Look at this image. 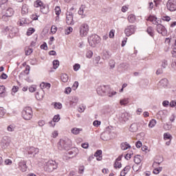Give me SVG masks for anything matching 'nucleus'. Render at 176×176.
Here are the masks:
<instances>
[{"label": "nucleus", "instance_id": "nucleus-64", "mask_svg": "<svg viewBox=\"0 0 176 176\" xmlns=\"http://www.w3.org/2000/svg\"><path fill=\"white\" fill-rule=\"evenodd\" d=\"M71 91H72V89H71V87H67L65 90V94H69V93H71Z\"/></svg>", "mask_w": 176, "mask_h": 176}, {"label": "nucleus", "instance_id": "nucleus-36", "mask_svg": "<svg viewBox=\"0 0 176 176\" xmlns=\"http://www.w3.org/2000/svg\"><path fill=\"white\" fill-rule=\"evenodd\" d=\"M172 139H173V136H171V134L168 133H165L164 134V140H170V141H171Z\"/></svg>", "mask_w": 176, "mask_h": 176}, {"label": "nucleus", "instance_id": "nucleus-16", "mask_svg": "<svg viewBox=\"0 0 176 176\" xmlns=\"http://www.w3.org/2000/svg\"><path fill=\"white\" fill-rule=\"evenodd\" d=\"M3 14H6L10 17H12L13 16L14 11H13V8H8L7 10H3L2 11Z\"/></svg>", "mask_w": 176, "mask_h": 176}, {"label": "nucleus", "instance_id": "nucleus-22", "mask_svg": "<svg viewBox=\"0 0 176 176\" xmlns=\"http://www.w3.org/2000/svg\"><path fill=\"white\" fill-rule=\"evenodd\" d=\"M163 160H164L162 156H160V155L156 156L155 161L154 162L153 166H156V164H158V166H159L160 164L163 163Z\"/></svg>", "mask_w": 176, "mask_h": 176}, {"label": "nucleus", "instance_id": "nucleus-8", "mask_svg": "<svg viewBox=\"0 0 176 176\" xmlns=\"http://www.w3.org/2000/svg\"><path fill=\"white\" fill-rule=\"evenodd\" d=\"M166 8L169 12H175L176 10V0H168Z\"/></svg>", "mask_w": 176, "mask_h": 176}, {"label": "nucleus", "instance_id": "nucleus-30", "mask_svg": "<svg viewBox=\"0 0 176 176\" xmlns=\"http://www.w3.org/2000/svg\"><path fill=\"white\" fill-rule=\"evenodd\" d=\"M60 79L62 82H63L64 83H67V82H68V75H67L66 74H61Z\"/></svg>", "mask_w": 176, "mask_h": 176}, {"label": "nucleus", "instance_id": "nucleus-32", "mask_svg": "<svg viewBox=\"0 0 176 176\" xmlns=\"http://www.w3.org/2000/svg\"><path fill=\"white\" fill-rule=\"evenodd\" d=\"M50 83H45V82H42L40 85V87L41 89H50Z\"/></svg>", "mask_w": 176, "mask_h": 176}, {"label": "nucleus", "instance_id": "nucleus-18", "mask_svg": "<svg viewBox=\"0 0 176 176\" xmlns=\"http://www.w3.org/2000/svg\"><path fill=\"white\" fill-rule=\"evenodd\" d=\"M159 87L162 89V87H167L168 86V80L167 78H163L162 79L159 84Z\"/></svg>", "mask_w": 176, "mask_h": 176}, {"label": "nucleus", "instance_id": "nucleus-9", "mask_svg": "<svg viewBox=\"0 0 176 176\" xmlns=\"http://www.w3.org/2000/svg\"><path fill=\"white\" fill-rule=\"evenodd\" d=\"M129 119L130 114H129V113L127 112L121 113L120 114H119L118 120L119 122H120L121 123H126V122H127V120H129Z\"/></svg>", "mask_w": 176, "mask_h": 176}, {"label": "nucleus", "instance_id": "nucleus-54", "mask_svg": "<svg viewBox=\"0 0 176 176\" xmlns=\"http://www.w3.org/2000/svg\"><path fill=\"white\" fill-rule=\"evenodd\" d=\"M80 69V65L76 63L74 65V71H79Z\"/></svg>", "mask_w": 176, "mask_h": 176}, {"label": "nucleus", "instance_id": "nucleus-55", "mask_svg": "<svg viewBox=\"0 0 176 176\" xmlns=\"http://www.w3.org/2000/svg\"><path fill=\"white\" fill-rule=\"evenodd\" d=\"M131 168V166L128 165V166H125L122 170L124 171L127 174V173H129L130 171Z\"/></svg>", "mask_w": 176, "mask_h": 176}, {"label": "nucleus", "instance_id": "nucleus-5", "mask_svg": "<svg viewBox=\"0 0 176 176\" xmlns=\"http://www.w3.org/2000/svg\"><path fill=\"white\" fill-rule=\"evenodd\" d=\"M45 167L47 171L52 172L57 168V163L55 161L50 160L45 162Z\"/></svg>", "mask_w": 176, "mask_h": 176}, {"label": "nucleus", "instance_id": "nucleus-37", "mask_svg": "<svg viewBox=\"0 0 176 176\" xmlns=\"http://www.w3.org/2000/svg\"><path fill=\"white\" fill-rule=\"evenodd\" d=\"M155 126H156V120L153 119L150 121L148 124V127H150L151 129H153V127H155Z\"/></svg>", "mask_w": 176, "mask_h": 176}, {"label": "nucleus", "instance_id": "nucleus-53", "mask_svg": "<svg viewBox=\"0 0 176 176\" xmlns=\"http://www.w3.org/2000/svg\"><path fill=\"white\" fill-rule=\"evenodd\" d=\"M78 86H79V82L78 81H76L72 86L73 90H76V89H78Z\"/></svg>", "mask_w": 176, "mask_h": 176}, {"label": "nucleus", "instance_id": "nucleus-27", "mask_svg": "<svg viewBox=\"0 0 176 176\" xmlns=\"http://www.w3.org/2000/svg\"><path fill=\"white\" fill-rule=\"evenodd\" d=\"M111 58V53L109 51L104 50L103 51V58L104 60H108Z\"/></svg>", "mask_w": 176, "mask_h": 176}, {"label": "nucleus", "instance_id": "nucleus-50", "mask_svg": "<svg viewBox=\"0 0 176 176\" xmlns=\"http://www.w3.org/2000/svg\"><path fill=\"white\" fill-rule=\"evenodd\" d=\"M9 16L6 15V14H3V16L1 17V20L3 21H9Z\"/></svg>", "mask_w": 176, "mask_h": 176}, {"label": "nucleus", "instance_id": "nucleus-62", "mask_svg": "<svg viewBox=\"0 0 176 176\" xmlns=\"http://www.w3.org/2000/svg\"><path fill=\"white\" fill-rule=\"evenodd\" d=\"M84 172H85V166H80V168L78 169L79 174H83Z\"/></svg>", "mask_w": 176, "mask_h": 176}, {"label": "nucleus", "instance_id": "nucleus-3", "mask_svg": "<svg viewBox=\"0 0 176 176\" xmlns=\"http://www.w3.org/2000/svg\"><path fill=\"white\" fill-rule=\"evenodd\" d=\"M32 109L30 107H25L22 111V118L25 120H31L32 119Z\"/></svg>", "mask_w": 176, "mask_h": 176}, {"label": "nucleus", "instance_id": "nucleus-31", "mask_svg": "<svg viewBox=\"0 0 176 176\" xmlns=\"http://www.w3.org/2000/svg\"><path fill=\"white\" fill-rule=\"evenodd\" d=\"M82 131V129L79 128H73L72 129V134H74L75 135H77V134H79Z\"/></svg>", "mask_w": 176, "mask_h": 176}, {"label": "nucleus", "instance_id": "nucleus-15", "mask_svg": "<svg viewBox=\"0 0 176 176\" xmlns=\"http://www.w3.org/2000/svg\"><path fill=\"white\" fill-rule=\"evenodd\" d=\"M78 14L80 16H82V19H84V17H86V6L82 5L78 10Z\"/></svg>", "mask_w": 176, "mask_h": 176}, {"label": "nucleus", "instance_id": "nucleus-59", "mask_svg": "<svg viewBox=\"0 0 176 176\" xmlns=\"http://www.w3.org/2000/svg\"><path fill=\"white\" fill-rule=\"evenodd\" d=\"M116 94H117L116 91H112L111 92H108L107 96L108 97H113V96H116Z\"/></svg>", "mask_w": 176, "mask_h": 176}, {"label": "nucleus", "instance_id": "nucleus-7", "mask_svg": "<svg viewBox=\"0 0 176 176\" xmlns=\"http://www.w3.org/2000/svg\"><path fill=\"white\" fill-rule=\"evenodd\" d=\"M109 90V87L108 85H100L96 91L99 96H105Z\"/></svg>", "mask_w": 176, "mask_h": 176}, {"label": "nucleus", "instance_id": "nucleus-6", "mask_svg": "<svg viewBox=\"0 0 176 176\" xmlns=\"http://www.w3.org/2000/svg\"><path fill=\"white\" fill-rule=\"evenodd\" d=\"M80 36H86L89 34V25L86 23L82 24L79 28Z\"/></svg>", "mask_w": 176, "mask_h": 176}, {"label": "nucleus", "instance_id": "nucleus-40", "mask_svg": "<svg viewBox=\"0 0 176 176\" xmlns=\"http://www.w3.org/2000/svg\"><path fill=\"white\" fill-rule=\"evenodd\" d=\"M32 52H34V50H32V48H30V47L25 48L26 56H30V54H32Z\"/></svg>", "mask_w": 176, "mask_h": 176}, {"label": "nucleus", "instance_id": "nucleus-49", "mask_svg": "<svg viewBox=\"0 0 176 176\" xmlns=\"http://www.w3.org/2000/svg\"><path fill=\"white\" fill-rule=\"evenodd\" d=\"M115 60H110L109 62V65L110 66V67L111 68V69H113V68H115Z\"/></svg>", "mask_w": 176, "mask_h": 176}, {"label": "nucleus", "instance_id": "nucleus-43", "mask_svg": "<svg viewBox=\"0 0 176 176\" xmlns=\"http://www.w3.org/2000/svg\"><path fill=\"white\" fill-rule=\"evenodd\" d=\"M21 13L22 14H26V13H28V9L27 8L26 5L22 6Z\"/></svg>", "mask_w": 176, "mask_h": 176}, {"label": "nucleus", "instance_id": "nucleus-61", "mask_svg": "<svg viewBox=\"0 0 176 176\" xmlns=\"http://www.w3.org/2000/svg\"><path fill=\"white\" fill-rule=\"evenodd\" d=\"M87 58H91V57H93V52L88 51L87 52Z\"/></svg>", "mask_w": 176, "mask_h": 176}, {"label": "nucleus", "instance_id": "nucleus-14", "mask_svg": "<svg viewBox=\"0 0 176 176\" xmlns=\"http://www.w3.org/2000/svg\"><path fill=\"white\" fill-rule=\"evenodd\" d=\"M26 151L29 155H36V153H39V148L34 146L27 147Z\"/></svg>", "mask_w": 176, "mask_h": 176}, {"label": "nucleus", "instance_id": "nucleus-57", "mask_svg": "<svg viewBox=\"0 0 176 176\" xmlns=\"http://www.w3.org/2000/svg\"><path fill=\"white\" fill-rule=\"evenodd\" d=\"M40 47L41 49H43V50H47V44L46 43H43Z\"/></svg>", "mask_w": 176, "mask_h": 176}, {"label": "nucleus", "instance_id": "nucleus-29", "mask_svg": "<svg viewBox=\"0 0 176 176\" xmlns=\"http://www.w3.org/2000/svg\"><path fill=\"white\" fill-rule=\"evenodd\" d=\"M36 100H43V91H40L36 94Z\"/></svg>", "mask_w": 176, "mask_h": 176}, {"label": "nucleus", "instance_id": "nucleus-46", "mask_svg": "<svg viewBox=\"0 0 176 176\" xmlns=\"http://www.w3.org/2000/svg\"><path fill=\"white\" fill-rule=\"evenodd\" d=\"M54 108L55 109H61V108H63V104L60 102H56L54 104Z\"/></svg>", "mask_w": 176, "mask_h": 176}, {"label": "nucleus", "instance_id": "nucleus-45", "mask_svg": "<svg viewBox=\"0 0 176 176\" xmlns=\"http://www.w3.org/2000/svg\"><path fill=\"white\" fill-rule=\"evenodd\" d=\"M163 170L162 167L156 168L153 170V174H159Z\"/></svg>", "mask_w": 176, "mask_h": 176}, {"label": "nucleus", "instance_id": "nucleus-19", "mask_svg": "<svg viewBox=\"0 0 176 176\" xmlns=\"http://www.w3.org/2000/svg\"><path fill=\"white\" fill-rule=\"evenodd\" d=\"M78 152L79 150H78V148H74L68 152V155H69V156H72L70 158L75 157V156L78 155Z\"/></svg>", "mask_w": 176, "mask_h": 176}, {"label": "nucleus", "instance_id": "nucleus-26", "mask_svg": "<svg viewBox=\"0 0 176 176\" xmlns=\"http://www.w3.org/2000/svg\"><path fill=\"white\" fill-rule=\"evenodd\" d=\"M148 21H151V23H153V24H157V18L153 16H150L148 17L147 19Z\"/></svg>", "mask_w": 176, "mask_h": 176}, {"label": "nucleus", "instance_id": "nucleus-51", "mask_svg": "<svg viewBox=\"0 0 176 176\" xmlns=\"http://www.w3.org/2000/svg\"><path fill=\"white\" fill-rule=\"evenodd\" d=\"M60 115L54 116L53 118V122H54V123L60 122Z\"/></svg>", "mask_w": 176, "mask_h": 176}, {"label": "nucleus", "instance_id": "nucleus-20", "mask_svg": "<svg viewBox=\"0 0 176 176\" xmlns=\"http://www.w3.org/2000/svg\"><path fill=\"white\" fill-rule=\"evenodd\" d=\"M100 138L102 141H109V138H111L109 132H103L100 135Z\"/></svg>", "mask_w": 176, "mask_h": 176}, {"label": "nucleus", "instance_id": "nucleus-35", "mask_svg": "<svg viewBox=\"0 0 176 176\" xmlns=\"http://www.w3.org/2000/svg\"><path fill=\"white\" fill-rule=\"evenodd\" d=\"M120 105H127L129 104V98H124L120 100Z\"/></svg>", "mask_w": 176, "mask_h": 176}, {"label": "nucleus", "instance_id": "nucleus-33", "mask_svg": "<svg viewBox=\"0 0 176 176\" xmlns=\"http://www.w3.org/2000/svg\"><path fill=\"white\" fill-rule=\"evenodd\" d=\"M142 160L141 159V156H140V155L135 156L134 162L135 163V164H140V163H141Z\"/></svg>", "mask_w": 176, "mask_h": 176}, {"label": "nucleus", "instance_id": "nucleus-41", "mask_svg": "<svg viewBox=\"0 0 176 176\" xmlns=\"http://www.w3.org/2000/svg\"><path fill=\"white\" fill-rule=\"evenodd\" d=\"M5 113H6V110H5L3 107H0V119L1 118H3V116H5Z\"/></svg>", "mask_w": 176, "mask_h": 176}, {"label": "nucleus", "instance_id": "nucleus-63", "mask_svg": "<svg viewBox=\"0 0 176 176\" xmlns=\"http://www.w3.org/2000/svg\"><path fill=\"white\" fill-rule=\"evenodd\" d=\"M170 107L171 108H174V107H176V101L175 100H171L170 102L169 103Z\"/></svg>", "mask_w": 176, "mask_h": 176}, {"label": "nucleus", "instance_id": "nucleus-25", "mask_svg": "<svg viewBox=\"0 0 176 176\" xmlns=\"http://www.w3.org/2000/svg\"><path fill=\"white\" fill-rule=\"evenodd\" d=\"M78 97L73 96L72 100H70L69 104H70V105L75 107V105H76V104H78Z\"/></svg>", "mask_w": 176, "mask_h": 176}, {"label": "nucleus", "instance_id": "nucleus-44", "mask_svg": "<svg viewBox=\"0 0 176 176\" xmlns=\"http://www.w3.org/2000/svg\"><path fill=\"white\" fill-rule=\"evenodd\" d=\"M55 13L56 16H60V14H61V8H60L59 6L55 7Z\"/></svg>", "mask_w": 176, "mask_h": 176}, {"label": "nucleus", "instance_id": "nucleus-12", "mask_svg": "<svg viewBox=\"0 0 176 176\" xmlns=\"http://www.w3.org/2000/svg\"><path fill=\"white\" fill-rule=\"evenodd\" d=\"M66 23L68 25H74L75 22L74 21V14L68 12L66 16Z\"/></svg>", "mask_w": 176, "mask_h": 176}, {"label": "nucleus", "instance_id": "nucleus-2", "mask_svg": "<svg viewBox=\"0 0 176 176\" xmlns=\"http://www.w3.org/2000/svg\"><path fill=\"white\" fill-rule=\"evenodd\" d=\"M88 42L91 47H96L101 42V38L97 34H91L88 36Z\"/></svg>", "mask_w": 176, "mask_h": 176}, {"label": "nucleus", "instance_id": "nucleus-39", "mask_svg": "<svg viewBox=\"0 0 176 176\" xmlns=\"http://www.w3.org/2000/svg\"><path fill=\"white\" fill-rule=\"evenodd\" d=\"M59 65H60V62L58 61V60H54L53 61L54 69H57V68H58Z\"/></svg>", "mask_w": 176, "mask_h": 176}, {"label": "nucleus", "instance_id": "nucleus-1", "mask_svg": "<svg viewBox=\"0 0 176 176\" xmlns=\"http://www.w3.org/2000/svg\"><path fill=\"white\" fill-rule=\"evenodd\" d=\"M72 142L68 138L60 139L58 143V149L59 151H69Z\"/></svg>", "mask_w": 176, "mask_h": 176}, {"label": "nucleus", "instance_id": "nucleus-38", "mask_svg": "<svg viewBox=\"0 0 176 176\" xmlns=\"http://www.w3.org/2000/svg\"><path fill=\"white\" fill-rule=\"evenodd\" d=\"M35 32V29L33 28H30L27 31V35L28 36H30L32 35Z\"/></svg>", "mask_w": 176, "mask_h": 176}, {"label": "nucleus", "instance_id": "nucleus-58", "mask_svg": "<svg viewBox=\"0 0 176 176\" xmlns=\"http://www.w3.org/2000/svg\"><path fill=\"white\" fill-rule=\"evenodd\" d=\"M36 91V87H35V85H32L29 88V91H30V93H34V91Z\"/></svg>", "mask_w": 176, "mask_h": 176}, {"label": "nucleus", "instance_id": "nucleus-47", "mask_svg": "<svg viewBox=\"0 0 176 176\" xmlns=\"http://www.w3.org/2000/svg\"><path fill=\"white\" fill-rule=\"evenodd\" d=\"M115 168H122V163L116 161L114 164Z\"/></svg>", "mask_w": 176, "mask_h": 176}, {"label": "nucleus", "instance_id": "nucleus-24", "mask_svg": "<svg viewBox=\"0 0 176 176\" xmlns=\"http://www.w3.org/2000/svg\"><path fill=\"white\" fill-rule=\"evenodd\" d=\"M128 21L129 23H131V24H134L135 23V15L134 14H130L128 16Z\"/></svg>", "mask_w": 176, "mask_h": 176}, {"label": "nucleus", "instance_id": "nucleus-11", "mask_svg": "<svg viewBox=\"0 0 176 176\" xmlns=\"http://www.w3.org/2000/svg\"><path fill=\"white\" fill-rule=\"evenodd\" d=\"M157 32L158 34L163 35V36H166V35H167V30H166V28H164L162 24L157 25Z\"/></svg>", "mask_w": 176, "mask_h": 176}, {"label": "nucleus", "instance_id": "nucleus-48", "mask_svg": "<svg viewBox=\"0 0 176 176\" xmlns=\"http://www.w3.org/2000/svg\"><path fill=\"white\" fill-rule=\"evenodd\" d=\"M147 32L150 36H153V30L152 27H149L148 28H147Z\"/></svg>", "mask_w": 176, "mask_h": 176}, {"label": "nucleus", "instance_id": "nucleus-10", "mask_svg": "<svg viewBox=\"0 0 176 176\" xmlns=\"http://www.w3.org/2000/svg\"><path fill=\"white\" fill-rule=\"evenodd\" d=\"M168 113V112H167V110H161L156 114V118L163 122V119L167 118Z\"/></svg>", "mask_w": 176, "mask_h": 176}, {"label": "nucleus", "instance_id": "nucleus-4", "mask_svg": "<svg viewBox=\"0 0 176 176\" xmlns=\"http://www.w3.org/2000/svg\"><path fill=\"white\" fill-rule=\"evenodd\" d=\"M135 31H137V26L129 25L125 28L124 34L126 36H131V35L135 34Z\"/></svg>", "mask_w": 176, "mask_h": 176}, {"label": "nucleus", "instance_id": "nucleus-42", "mask_svg": "<svg viewBox=\"0 0 176 176\" xmlns=\"http://www.w3.org/2000/svg\"><path fill=\"white\" fill-rule=\"evenodd\" d=\"M15 129H16V126L14 124H10L7 127V131L12 132V131H14Z\"/></svg>", "mask_w": 176, "mask_h": 176}, {"label": "nucleus", "instance_id": "nucleus-52", "mask_svg": "<svg viewBox=\"0 0 176 176\" xmlns=\"http://www.w3.org/2000/svg\"><path fill=\"white\" fill-rule=\"evenodd\" d=\"M72 31H74V29L72 27H69L65 31V34L69 35V34H71V32H72Z\"/></svg>", "mask_w": 176, "mask_h": 176}, {"label": "nucleus", "instance_id": "nucleus-13", "mask_svg": "<svg viewBox=\"0 0 176 176\" xmlns=\"http://www.w3.org/2000/svg\"><path fill=\"white\" fill-rule=\"evenodd\" d=\"M18 168L23 173H25L27 171V162L24 160H21V162L18 164Z\"/></svg>", "mask_w": 176, "mask_h": 176}, {"label": "nucleus", "instance_id": "nucleus-21", "mask_svg": "<svg viewBox=\"0 0 176 176\" xmlns=\"http://www.w3.org/2000/svg\"><path fill=\"white\" fill-rule=\"evenodd\" d=\"M102 151L98 150L94 154V157H96V160L99 161L102 160Z\"/></svg>", "mask_w": 176, "mask_h": 176}, {"label": "nucleus", "instance_id": "nucleus-28", "mask_svg": "<svg viewBox=\"0 0 176 176\" xmlns=\"http://www.w3.org/2000/svg\"><path fill=\"white\" fill-rule=\"evenodd\" d=\"M41 12L43 14H47V13H49V8L46 7V6L43 5L41 7Z\"/></svg>", "mask_w": 176, "mask_h": 176}, {"label": "nucleus", "instance_id": "nucleus-23", "mask_svg": "<svg viewBox=\"0 0 176 176\" xmlns=\"http://www.w3.org/2000/svg\"><path fill=\"white\" fill-rule=\"evenodd\" d=\"M130 148H131V146L127 142H124L121 144V149L122 151H127V149H130Z\"/></svg>", "mask_w": 176, "mask_h": 176}, {"label": "nucleus", "instance_id": "nucleus-17", "mask_svg": "<svg viewBox=\"0 0 176 176\" xmlns=\"http://www.w3.org/2000/svg\"><path fill=\"white\" fill-rule=\"evenodd\" d=\"M129 130L131 133H136V131H138V123L134 122L131 124Z\"/></svg>", "mask_w": 176, "mask_h": 176}, {"label": "nucleus", "instance_id": "nucleus-60", "mask_svg": "<svg viewBox=\"0 0 176 176\" xmlns=\"http://www.w3.org/2000/svg\"><path fill=\"white\" fill-rule=\"evenodd\" d=\"M168 65V64L167 63V60H162V68H167Z\"/></svg>", "mask_w": 176, "mask_h": 176}, {"label": "nucleus", "instance_id": "nucleus-56", "mask_svg": "<svg viewBox=\"0 0 176 176\" xmlns=\"http://www.w3.org/2000/svg\"><path fill=\"white\" fill-rule=\"evenodd\" d=\"M85 109H86V106H80L78 108V112L82 113V112H85Z\"/></svg>", "mask_w": 176, "mask_h": 176}, {"label": "nucleus", "instance_id": "nucleus-34", "mask_svg": "<svg viewBox=\"0 0 176 176\" xmlns=\"http://www.w3.org/2000/svg\"><path fill=\"white\" fill-rule=\"evenodd\" d=\"M43 6V3L41 0H36L34 3L35 8H41Z\"/></svg>", "mask_w": 176, "mask_h": 176}]
</instances>
